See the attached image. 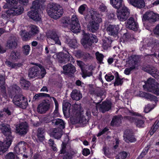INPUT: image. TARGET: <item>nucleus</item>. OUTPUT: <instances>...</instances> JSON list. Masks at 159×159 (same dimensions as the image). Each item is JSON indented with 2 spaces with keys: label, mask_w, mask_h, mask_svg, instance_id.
I'll use <instances>...</instances> for the list:
<instances>
[{
  "label": "nucleus",
  "mask_w": 159,
  "mask_h": 159,
  "mask_svg": "<svg viewBox=\"0 0 159 159\" xmlns=\"http://www.w3.org/2000/svg\"><path fill=\"white\" fill-rule=\"evenodd\" d=\"M0 129L6 136L3 142L0 141V154L2 155L7 151L11 143L13 138L11 135V132L9 125L2 124L0 125Z\"/></svg>",
  "instance_id": "f03ea898"
},
{
  "label": "nucleus",
  "mask_w": 159,
  "mask_h": 159,
  "mask_svg": "<svg viewBox=\"0 0 159 159\" xmlns=\"http://www.w3.org/2000/svg\"><path fill=\"white\" fill-rule=\"evenodd\" d=\"M144 89L155 94L159 95V84L155 81L153 79H149L143 85Z\"/></svg>",
  "instance_id": "0eeeda50"
},
{
  "label": "nucleus",
  "mask_w": 159,
  "mask_h": 159,
  "mask_svg": "<svg viewBox=\"0 0 159 159\" xmlns=\"http://www.w3.org/2000/svg\"><path fill=\"white\" fill-rule=\"evenodd\" d=\"M71 97L73 100L78 101L82 98V95L79 90H74L71 92Z\"/></svg>",
  "instance_id": "473e14b6"
},
{
  "label": "nucleus",
  "mask_w": 159,
  "mask_h": 159,
  "mask_svg": "<svg viewBox=\"0 0 159 159\" xmlns=\"http://www.w3.org/2000/svg\"><path fill=\"white\" fill-rule=\"evenodd\" d=\"M52 98L54 101L55 105V110L53 112L54 117H57L58 116L59 114L58 112V105L57 102L55 98L52 97Z\"/></svg>",
  "instance_id": "37998d69"
},
{
  "label": "nucleus",
  "mask_w": 159,
  "mask_h": 159,
  "mask_svg": "<svg viewBox=\"0 0 159 159\" xmlns=\"http://www.w3.org/2000/svg\"><path fill=\"white\" fill-rule=\"evenodd\" d=\"M7 2L10 5L8 10V13H10L12 16L19 15L22 13L24 8L18 3V2L24 5H27L28 0H6Z\"/></svg>",
  "instance_id": "20e7f679"
},
{
  "label": "nucleus",
  "mask_w": 159,
  "mask_h": 159,
  "mask_svg": "<svg viewBox=\"0 0 159 159\" xmlns=\"http://www.w3.org/2000/svg\"><path fill=\"white\" fill-rule=\"evenodd\" d=\"M121 116H114L111 121V125L112 126L115 125H118L121 123Z\"/></svg>",
  "instance_id": "4c0bfd02"
},
{
  "label": "nucleus",
  "mask_w": 159,
  "mask_h": 159,
  "mask_svg": "<svg viewBox=\"0 0 159 159\" xmlns=\"http://www.w3.org/2000/svg\"><path fill=\"white\" fill-rule=\"evenodd\" d=\"M136 62L134 59L132 57L129 58V60L127 62V64H129V66H131L129 68H126L124 70V73L125 74L128 75L130 73L131 70L135 67V64Z\"/></svg>",
  "instance_id": "a878e982"
},
{
  "label": "nucleus",
  "mask_w": 159,
  "mask_h": 159,
  "mask_svg": "<svg viewBox=\"0 0 159 159\" xmlns=\"http://www.w3.org/2000/svg\"><path fill=\"white\" fill-rule=\"evenodd\" d=\"M28 126L26 122L21 123L16 127L17 132L20 134H25L27 132Z\"/></svg>",
  "instance_id": "5701e85b"
},
{
  "label": "nucleus",
  "mask_w": 159,
  "mask_h": 159,
  "mask_svg": "<svg viewBox=\"0 0 159 159\" xmlns=\"http://www.w3.org/2000/svg\"><path fill=\"white\" fill-rule=\"evenodd\" d=\"M5 113H6L8 115H9L11 114V112L9 111L8 109H4L2 111H0V117L4 115V114H5Z\"/></svg>",
  "instance_id": "13d9d810"
},
{
  "label": "nucleus",
  "mask_w": 159,
  "mask_h": 159,
  "mask_svg": "<svg viewBox=\"0 0 159 159\" xmlns=\"http://www.w3.org/2000/svg\"><path fill=\"white\" fill-rule=\"evenodd\" d=\"M105 78L107 81L110 82L114 79V77L113 75L109 74L105 76Z\"/></svg>",
  "instance_id": "052dcab7"
},
{
  "label": "nucleus",
  "mask_w": 159,
  "mask_h": 159,
  "mask_svg": "<svg viewBox=\"0 0 159 159\" xmlns=\"http://www.w3.org/2000/svg\"><path fill=\"white\" fill-rule=\"evenodd\" d=\"M112 42L111 38L110 37L103 38L102 39V47L104 49H106L108 48L111 46V45Z\"/></svg>",
  "instance_id": "7c9ffc66"
},
{
  "label": "nucleus",
  "mask_w": 159,
  "mask_h": 159,
  "mask_svg": "<svg viewBox=\"0 0 159 159\" xmlns=\"http://www.w3.org/2000/svg\"><path fill=\"white\" fill-rule=\"evenodd\" d=\"M44 130L42 128H39L38 129L37 133V136L38 139L42 141L44 139Z\"/></svg>",
  "instance_id": "58836bf2"
},
{
  "label": "nucleus",
  "mask_w": 159,
  "mask_h": 159,
  "mask_svg": "<svg viewBox=\"0 0 159 159\" xmlns=\"http://www.w3.org/2000/svg\"><path fill=\"white\" fill-rule=\"evenodd\" d=\"M26 146L27 145L24 142H20L15 147L14 151L15 153L18 154V155L26 153Z\"/></svg>",
  "instance_id": "f3484780"
},
{
  "label": "nucleus",
  "mask_w": 159,
  "mask_h": 159,
  "mask_svg": "<svg viewBox=\"0 0 159 159\" xmlns=\"http://www.w3.org/2000/svg\"><path fill=\"white\" fill-rule=\"evenodd\" d=\"M128 131H125L124 132V137L125 141L126 142H133L136 141L135 138L132 135L128 133Z\"/></svg>",
  "instance_id": "f704fd0d"
},
{
  "label": "nucleus",
  "mask_w": 159,
  "mask_h": 159,
  "mask_svg": "<svg viewBox=\"0 0 159 159\" xmlns=\"http://www.w3.org/2000/svg\"><path fill=\"white\" fill-rule=\"evenodd\" d=\"M99 8L100 11L102 12H105L107 11V8L106 6L103 3L101 4L100 5Z\"/></svg>",
  "instance_id": "69168bd1"
},
{
  "label": "nucleus",
  "mask_w": 159,
  "mask_h": 159,
  "mask_svg": "<svg viewBox=\"0 0 159 159\" xmlns=\"http://www.w3.org/2000/svg\"><path fill=\"white\" fill-rule=\"evenodd\" d=\"M20 34L23 40H25L31 37L29 35V33H27L26 31H21L20 32Z\"/></svg>",
  "instance_id": "79ce46f5"
},
{
  "label": "nucleus",
  "mask_w": 159,
  "mask_h": 159,
  "mask_svg": "<svg viewBox=\"0 0 159 159\" xmlns=\"http://www.w3.org/2000/svg\"><path fill=\"white\" fill-rule=\"evenodd\" d=\"M22 87L25 89H27L30 86V83L23 78H22L20 81Z\"/></svg>",
  "instance_id": "ea45409f"
},
{
  "label": "nucleus",
  "mask_w": 159,
  "mask_h": 159,
  "mask_svg": "<svg viewBox=\"0 0 159 159\" xmlns=\"http://www.w3.org/2000/svg\"><path fill=\"white\" fill-rule=\"evenodd\" d=\"M19 53L15 52H12L10 55V58L12 60H16L19 58Z\"/></svg>",
  "instance_id": "de8ad7c7"
},
{
  "label": "nucleus",
  "mask_w": 159,
  "mask_h": 159,
  "mask_svg": "<svg viewBox=\"0 0 159 159\" xmlns=\"http://www.w3.org/2000/svg\"><path fill=\"white\" fill-rule=\"evenodd\" d=\"M66 43L68 44L70 47L75 48L77 47L78 43L76 39H70L68 37L66 38Z\"/></svg>",
  "instance_id": "e433bc0d"
},
{
  "label": "nucleus",
  "mask_w": 159,
  "mask_h": 159,
  "mask_svg": "<svg viewBox=\"0 0 159 159\" xmlns=\"http://www.w3.org/2000/svg\"><path fill=\"white\" fill-rule=\"evenodd\" d=\"M17 45V43L16 41L12 39L11 40H9L7 44V46L9 48H13Z\"/></svg>",
  "instance_id": "8fccbe9b"
},
{
  "label": "nucleus",
  "mask_w": 159,
  "mask_h": 159,
  "mask_svg": "<svg viewBox=\"0 0 159 159\" xmlns=\"http://www.w3.org/2000/svg\"><path fill=\"white\" fill-rule=\"evenodd\" d=\"M46 74L45 69L40 65H36L30 70L28 75L31 78L40 75L43 77Z\"/></svg>",
  "instance_id": "1a4fd4ad"
},
{
  "label": "nucleus",
  "mask_w": 159,
  "mask_h": 159,
  "mask_svg": "<svg viewBox=\"0 0 159 159\" xmlns=\"http://www.w3.org/2000/svg\"><path fill=\"white\" fill-rule=\"evenodd\" d=\"M30 50V47L29 45H25L23 47L22 52L25 55H27L29 53Z\"/></svg>",
  "instance_id": "a18cd8bd"
},
{
  "label": "nucleus",
  "mask_w": 159,
  "mask_h": 159,
  "mask_svg": "<svg viewBox=\"0 0 159 159\" xmlns=\"http://www.w3.org/2000/svg\"><path fill=\"white\" fill-rule=\"evenodd\" d=\"M98 40L96 36L92 34H84L83 39L81 40L82 44L85 48L91 46L93 43H96Z\"/></svg>",
  "instance_id": "9b49d317"
},
{
  "label": "nucleus",
  "mask_w": 159,
  "mask_h": 159,
  "mask_svg": "<svg viewBox=\"0 0 159 159\" xmlns=\"http://www.w3.org/2000/svg\"><path fill=\"white\" fill-rule=\"evenodd\" d=\"M110 4L115 8L118 9L116 16L121 21H125L129 16V10L122 3V0H110Z\"/></svg>",
  "instance_id": "7ed1b4c3"
},
{
  "label": "nucleus",
  "mask_w": 159,
  "mask_h": 159,
  "mask_svg": "<svg viewBox=\"0 0 159 159\" xmlns=\"http://www.w3.org/2000/svg\"><path fill=\"white\" fill-rule=\"evenodd\" d=\"M77 65L80 68L82 72V76L84 78L86 77L90 76L92 75V70H93L94 67L93 66H88L84 64L81 61H77Z\"/></svg>",
  "instance_id": "9d476101"
},
{
  "label": "nucleus",
  "mask_w": 159,
  "mask_h": 159,
  "mask_svg": "<svg viewBox=\"0 0 159 159\" xmlns=\"http://www.w3.org/2000/svg\"><path fill=\"white\" fill-rule=\"evenodd\" d=\"M138 95L140 97L144 98L151 101H154L155 102L157 101V98L156 96L149 93L140 92Z\"/></svg>",
  "instance_id": "cd10ccee"
},
{
  "label": "nucleus",
  "mask_w": 159,
  "mask_h": 159,
  "mask_svg": "<svg viewBox=\"0 0 159 159\" xmlns=\"http://www.w3.org/2000/svg\"><path fill=\"white\" fill-rule=\"evenodd\" d=\"M158 128V126L157 125H154L150 131V135H152L157 130Z\"/></svg>",
  "instance_id": "680f3d73"
},
{
  "label": "nucleus",
  "mask_w": 159,
  "mask_h": 159,
  "mask_svg": "<svg viewBox=\"0 0 159 159\" xmlns=\"http://www.w3.org/2000/svg\"><path fill=\"white\" fill-rule=\"evenodd\" d=\"M79 23L78 20L75 15H73L71 18L70 24L76 23Z\"/></svg>",
  "instance_id": "4d7b16f0"
},
{
  "label": "nucleus",
  "mask_w": 159,
  "mask_h": 159,
  "mask_svg": "<svg viewBox=\"0 0 159 159\" xmlns=\"http://www.w3.org/2000/svg\"><path fill=\"white\" fill-rule=\"evenodd\" d=\"M44 1L43 0H35L33 1L32 3V6L31 7V9H38L40 10V6H42L44 3Z\"/></svg>",
  "instance_id": "2f4dec72"
},
{
  "label": "nucleus",
  "mask_w": 159,
  "mask_h": 159,
  "mask_svg": "<svg viewBox=\"0 0 159 159\" xmlns=\"http://www.w3.org/2000/svg\"><path fill=\"white\" fill-rule=\"evenodd\" d=\"M52 123L55 125L59 127L60 129H54L51 133V135L53 136L55 139L60 138L62 135V130L61 129H63L65 128V123L62 120L60 119H57L52 120Z\"/></svg>",
  "instance_id": "6e6552de"
},
{
  "label": "nucleus",
  "mask_w": 159,
  "mask_h": 159,
  "mask_svg": "<svg viewBox=\"0 0 159 159\" xmlns=\"http://www.w3.org/2000/svg\"><path fill=\"white\" fill-rule=\"evenodd\" d=\"M127 153L125 152L119 153L116 156V159H125L127 156Z\"/></svg>",
  "instance_id": "c03bdc74"
},
{
  "label": "nucleus",
  "mask_w": 159,
  "mask_h": 159,
  "mask_svg": "<svg viewBox=\"0 0 159 159\" xmlns=\"http://www.w3.org/2000/svg\"><path fill=\"white\" fill-rule=\"evenodd\" d=\"M1 75H0V87L1 88V94L3 96L2 100L4 102L7 101L8 100L7 97L6 95L5 87L4 85L5 76L3 72H2Z\"/></svg>",
  "instance_id": "2eb2a0df"
},
{
  "label": "nucleus",
  "mask_w": 159,
  "mask_h": 159,
  "mask_svg": "<svg viewBox=\"0 0 159 159\" xmlns=\"http://www.w3.org/2000/svg\"><path fill=\"white\" fill-rule=\"evenodd\" d=\"M75 56L78 58H83V59H87L89 58L90 57V55L89 54H85L86 56L80 51H77L75 53Z\"/></svg>",
  "instance_id": "a19ab883"
},
{
  "label": "nucleus",
  "mask_w": 159,
  "mask_h": 159,
  "mask_svg": "<svg viewBox=\"0 0 159 159\" xmlns=\"http://www.w3.org/2000/svg\"><path fill=\"white\" fill-rule=\"evenodd\" d=\"M85 18L86 20L91 21L87 25V28L89 30L94 32L98 29L99 23L102 21V19L96 12L91 11L86 16Z\"/></svg>",
  "instance_id": "39448f33"
},
{
  "label": "nucleus",
  "mask_w": 159,
  "mask_h": 159,
  "mask_svg": "<svg viewBox=\"0 0 159 159\" xmlns=\"http://www.w3.org/2000/svg\"><path fill=\"white\" fill-rule=\"evenodd\" d=\"M62 149L61 150V153H65L63 159H71V154L69 153V151H70L71 147L69 144H66L63 143H62L61 146Z\"/></svg>",
  "instance_id": "a211bd4d"
},
{
  "label": "nucleus",
  "mask_w": 159,
  "mask_h": 159,
  "mask_svg": "<svg viewBox=\"0 0 159 159\" xmlns=\"http://www.w3.org/2000/svg\"><path fill=\"white\" fill-rule=\"evenodd\" d=\"M29 35L32 37L39 32V28L35 25H31L30 26Z\"/></svg>",
  "instance_id": "72a5a7b5"
},
{
  "label": "nucleus",
  "mask_w": 159,
  "mask_h": 159,
  "mask_svg": "<svg viewBox=\"0 0 159 159\" xmlns=\"http://www.w3.org/2000/svg\"><path fill=\"white\" fill-rule=\"evenodd\" d=\"M70 104L68 102L64 101L63 103V111L64 113L68 112L71 116L70 121L72 124L77 123H85L86 121V118L83 115V111L80 105L75 104V107L77 109H71Z\"/></svg>",
  "instance_id": "f257e3e1"
},
{
  "label": "nucleus",
  "mask_w": 159,
  "mask_h": 159,
  "mask_svg": "<svg viewBox=\"0 0 159 159\" xmlns=\"http://www.w3.org/2000/svg\"><path fill=\"white\" fill-rule=\"evenodd\" d=\"M6 159H17V157H15L13 153L10 152L6 155Z\"/></svg>",
  "instance_id": "5fc2aeb1"
},
{
  "label": "nucleus",
  "mask_w": 159,
  "mask_h": 159,
  "mask_svg": "<svg viewBox=\"0 0 159 159\" xmlns=\"http://www.w3.org/2000/svg\"><path fill=\"white\" fill-rule=\"evenodd\" d=\"M111 104L110 102H104L102 105L98 103L96 104L97 110H99L102 112H104L106 111H108L111 108Z\"/></svg>",
  "instance_id": "4be33fe9"
},
{
  "label": "nucleus",
  "mask_w": 159,
  "mask_h": 159,
  "mask_svg": "<svg viewBox=\"0 0 159 159\" xmlns=\"http://www.w3.org/2000/svg\"><path fill=\"white\" fill-rule=\"evenodd\" d=\"M63 51L66 52V53H64L62 52H60L57 54V57L59 59L62 58V60L65 61H71L74 62V59L73 58L71 55H70L66 48H63Z\"/></svg>",
  "instance_id": "6ab92c4d"
},
{
  "label": "nucleus",
  "mask_w": 159,
  "mask_h": 159,
  "mask_svg": "<svg viewBox=\"0 0 159 159\" xmlns=\"http://www.w3.org/2000/svg\"><path fill=\"white\" fill-rule=\"evenodd\" d=\"M125 25L127 28L134 31H136L138 28L137 23L132 17H130L125 22Z\"/></svg>",
  "instance_id": "aec40b11"
},
{
  "label": "nucleus",
  "mask_w": 159,
  "mask_h": 159,
  "mask_svg": "<svg viewBox=\"0 0 159 159\" xmlns=\"http://www.w3.org/2000/svg\"><path fill=\"white\" fill-rule=\"evenodd\" d=\"M129 120L131 122H134L136 126L138 127H143L144 126V121L141 116L133 117L130 118Z\"/></svg>",
  "instance_id": "b1692460"
},
{
  "label": "nucleus",
  "mask_w": 159,
  "mask_h": 159,
  "mask_svg": "<svg viewBox=\"0 0 159 159\" xmlns=\"http://www.w3.org/2000/svg\"><path fill=\"white\" fill-rule=\"evenodd\" d=\"M129 37L128 34L126 33H125L123 34V35L121 37V40H123L124 42L127 41Z\"/></svg>",
  "instance_id": "0e129e2a"
},
{
  "label": "nucleus",
  "mask_w": 159,
  "mask_h": 159,
  "mask_svg": "<svg viewBox=\"0 0 159 159\" xmlns=\"http://www.w3.org/2000/svg\"><path fill=\"white\" fill-rule=\"evenodd\" d=\"M87 8V7L86 4H83L81 5L78 9L79 12L81 14H83L84 12Z\"/></svg>",
  "instance_id": "603ef678"
},
{
  "label": "nucleus",
  "mask_w": 159,
  "mask_h": 159,
  "mask_svg": "<svg viewBox=\"0 0 159 159\" xmlns=\"http://www.w3.org/2000/svg\"><path fill=\"white\" fill-rule=\"evenodd\" d=\"M64 73L65 74L74 73L75 72V67L72 64H69L63 67Z\"/></svg>",
  "instance_id": "c756f323"
},
{
  "label": "nucleus",
  "mask_w": 159,
  "mask_h": 159,
  "mask_svg": "<svg viewBox=\"0 0 159 159\" xmlns=\"http://www.w3.org/2000/svg\"><path fill=\"white\" fill-rule=\"evenodd\" d=\"M155 106L153 104H149L146 106L144 109V111L146 113H148L153 109Z\"/></svg>",
  "instance_id": "09e8293b"
},
{
  "label": "nucleus",
  "mask_w": 159,
  "mask_h": 159,
  "mask_svg": "<svg viewBox=\"0 0 159 159\" xmlns=\"http://www.w3.org/2000/svg\"><path fill=\"white\" fill-rule=\"evenodd\" d=\"M6 64L9 66L11 68H17L20 67L21 65L20 64L13 63L9 61H7Z\"/></svg>",
  "instance_id": "3c124183"
},
{
  "label": "nucleus",
  "mask_w": 159,
  "mask_h": 159,
  "mask_svg": "<svg viewBox=\"0 0 159 159\" xmlns=\"http://www.w3.org/2000/svg\"><path fill=\"white\" fill-rule=\"evenodd\" d=\"M81 30V27L79 23L70 24V30L74 33L79 32Z\"/></svg>",
  "instance_id": "c9c22d12"
},
{
  "label": "nucleus",
  "mask_w": 159,
  "mask_h": 159,
  "mask_svg": "<svg viewBox=\"0 0 159 159\" xmlns=\"http://www.w3.org/2000/svg\"><path fill=\"white\" fill-rule=\"evenodd\" d=\"M46 11L48 15L54 19L59 18L63 12L62 7L59 5L54 3H50L48 5Z\"/></svg>",
  "instance_id": "423d86ee"
},
{
  "label": "nucleus",
  "mask_w": 159,
  "mask_h": 159,
  "mask_svg": "<svg viewBox=\"0 0 159 159\" xmlns=\"http://www.w3.org/2000/svg\"><path fill=\"white\" fill-rule=\"evenodd\" d=\"M47 41L49 43L53 44L54 43L59 45H61V42L56 32L55 31H50L47 34Z\"/></svg>",
  "instance_id": "ddd939ff"
},
{
  "label": "nucleus",
  "mask_w": 159,
  "mask_h": 159,
  "mask_svg": "<svg viewBox=\"0 0 159 159\" xmlns=\"http://www.w3.org/2000/svg\"><path fill=\"white\" fill-rule=\"evenodd\" d=\"M49 107V103L46 102H43L38 106L37 111L40 113H44L48 110Z\"/></svg>",
  "instance_id": "bb28decb"
},
{
  "label": "nucleus",
  "mask_w": 159,
  "mask_h": 159,
  "mask_svg": "<svg viewBox=\"0 0 159 159\" xmlns=\"http://www.w3.org/2000/svg\"><path fill=\"white\" fill-rule=\"evenodd\" d=\"M143 70L151 74L153 77L157 78L159 76V72L155 68H152L150 66H148L146 67H143Z\"/></svg>",
  "instance_id": "393cba45"
},
{
  "label": "nucleus",
  "mask_w": 159,
  "mask_h": 159,
  "mask_svg": "<svg viewBox=\"0 0 159 159\" xmlns=\"http://www.w3.org/2000/svg\"><path fill=\"white\" fill-rule=\"evenodd\" d=\"M142 20H147L150 21L154 22L159 20V15L152 11H148L143 15Z\"/></svg>",
  "instance_id": "4468645a"
},
{
  "label": "nucleus",
  "mask_w": 159,
  "mask_h": 159,
  "mask_svg": "<svg viewBox=\"0 0 159 159\" xmlns=\"http://www.w3.org/2000/svg\"><path fill=\"white\" fill-rule=\"evenodd\" d=\"M25 153L19 155V157H17V159H27V155Z\"/></svg>",
  "instance_id": "e2e57ef3"
},
{
  "label": "nucleus",
  "mask_w": 159,
  "mask_h": 159,
  "mask_svg": "<svg viewBox=\"0 0 159 159\" xmlns=\"http://www.w3.org/2000/svg\"><path fill=\"white\" fill-rule=\"evenodd\" d=\"M8 10L6 12H3L2 14V17L3 18H7L12 17V15L10 13H8Z\"/></svg>",
  "instance_id": "6e6d98bb"
},
{
  "label": "nucleus",
  "mask_w": 159,
  "mask_h": 159,
  "mask_svg": "<svg viewBox=\"0 0 159 159\" xmlns=\"http://www.w3.org/2000/svg\"><path fill=\"white\" fill-rule=\"evenodd\" d=\"M13 102L15 105L23 109L25 108L28 104L27 99L21 95L15 96L13 100Z\"/></svg>",
  "instance_id": "f8f14e48"
},
{
  "label": "nucleus",
  "mask_w": 159,
  "mask_h": 159,
  "mask_svg": "<svg viewBox=\"0 0 159 159\" xmlns=\"http://www.w3.org/2000/svg\"><path fill=\"white\" fill-rule=\"evenodd\" d=\"M41 10L31 9L28 13V16L35 21H40L41 19Z\"/></svg>",
  "instance_id": "dca6fc26"
},
{
  "label": "nucleus",
  "mask_w": 159,
  "mask_h": 159,
  "mask_svg": "<svg viewBox=\"0 0 159 159\" xmlns=\"http://www.w3.org/2000/svg\"><path fill=\"white\" fill-rule=\"evenodd\" d=\"M129 2L134 6L139 8H143L145 6L143 0H129Z\"/></svg>",
  "instance_id": "c85d7f7f"
},
{
  "label": "nucleus",
  "mask_w": 159,
  "mask_h": 159,
  "mask_svg": "<svg viewBox=\"0 0 159 159\" xmlns=\"http://www.w3.org/2000/svg\"><path fill=\"white\" fill-rule=\"evenodd\" d=\"M49 143L50 146L52 147V149L54 151H57V148L55 145L54 144L53 141L52 139H50L49 140Z\"/></svg>",
  "instance_id": "bf43d9fd"
},
{
  "label": "nucleus",
  "mask_w": 159,
  "mask_h": 159,
  "mask_svg": "<svg viewBox=\"0 0 159 159\" xmlns=\"http://www.w3.org/2000/svg\"><path fill=\"white\" fill-rule=\"evenodd\" d=\"M153 32L155 34L159 35V24L156 26Z\"/></svg>",
  "instance_id": "774afa93"
},
{
  "label": "nucleus",
  "mask_w": 159,
  "mask_h": 159,
  "mask_svg": "<svg viewBox=\"0 0 159 159\" xmlns=\"http://www.w3.org/2000/svg\"><path fill=\"white\" fill-rule=\"evenodd\" d=\"M96 56L97 59L100 62H101L103 58V55L101 53H99L98 52H97L96 53Z\"/></svg>",
  "instance_id": "864d4df0"
},
{
  "label": "nucleus",
  "mask_w": 159,
  "mask_h": 159,
  "mask_svg": "<svg viewBox=\"0 0 159 159\" xmlns=\"http://www.w3.org/2000/svg\"><path fill=\"white\" fill-rule=\"evenodd\" d=\"M120 25H110L107 27V32L109 35L114 36H117L118 34V31L120 30Z\"/></svg>",
  "instance_id": "412c9836"
},
{
  "label": "nucleus",
  "mask_w": 159,
  "mask_h": 159,
  "mask_svg": "<svg viewBox=\"0 0 159 159\" xmlns=\"http://www.w3.org/2000/svg\"><path fill=\"white\" fill-rule=\"evenodd\" d=\"M90 153V151L89 149L84 148L83 151V154L84 155L87 156Z\"/></svg>",
  "instance_id": "338daca9"
},
{
  "label": "nucleus",
  "mask_w": 159,
  "mask_h": 159,
  "mask_svg": "<svg viewBox=\"0 0 159 159\" xmlns=\"http://www.w3.org/2000/svg\"><path fill=\"white\" fill-rule=\"evenodd\" d=\"M123 79H121L118 76L116 77L115 80V81L114 84L115 86L121 85L122 84L123 82Z\"/></svg>",
  "instance_id": "49530a36"
}]
</instances>
